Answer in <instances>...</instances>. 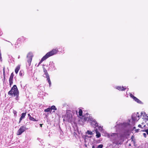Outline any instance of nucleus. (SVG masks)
<instances>
[{
	"instance_id": "b1692460",
	"label": "nucleus",
	"mask_w": 148,
	"mask_h": 148,
	"mask_svg": "<svg viewBox=\"0 0 148 148\" xmlns=\"http://www.w3.org/2000/svg\"><path fill=\"white\" fill-rule=\"evenodd\" d=\"M3 34V33L1 31L0 29V36H1Z\"/></svg>"
},
{
	"instance_id": "2f4dec72",
	"label": "nucleus",
	"mask_w": 148,
	"mask_h": 148,
	"mask_svg": "<svg viewBox=\"0 0 148 148\" xmlns=\"http://www.w3.org/2000/svg\"><path fill=\"white\" fill-rule=\"evenodd\" d=\"M92 148H95V146L94 145L92 146Z\"/></svg>"
},
{
	"instance_id": "c756f323",
	"label": "nucleus",
	"mask_w": 148,
	"mask_h": 148,
	"mask_svg": "<svg viewBox=\"0 0 148 148\" xmlns=\"http://www.w3.org/2000/svg\"><path fill=\"white\" fill-rule=\"evenodd\" d=\"M28 117H29V119H30V116H31V115H30V114H28Z\"/></svg>"
},
{
	"instance_id": "393cba45",
	"label": "nucleus",
	"mask_w": 148,
	"mask_h": 148,
	"mask_svg": "<svg viewBox=\"0 0 148 148\" xmlns=\"http://www.w3.org/2000/svg\"><path fill=\"white\" fill-rule=\"evenodd\" d=\"M3 74L4 79H5V72L4 70H3Z\"/></svg>"
},
{
	"instance_id": "aec40b11",
	"label": "nucleus",
	"mask_w": 148,
	"mask_h": 148,
	"mask_svg": "<svg viewBox=\"0 0 148 148\" xmlns=\"http://www.w3.org/2000/svg\"><path fill=\"white\" fill-rule=\"evenodd\" d=\"M87 133L89 135H92L93 134L92 132L91 131L88 130L87 132Z\"/></svg>"
},
{
	"instance_id": "473e14b6",
	"label": "nucleus",
	"mask_w": 148,
	"mask_h": 148,
	"mask_svg": "<svg viewBox=\"0 0 148 148\" xmlns=\"http://www.w3.org/2000/svg\"><path fill=\"white\" fill-rule=\"evenodd\" d=\"M42 124H40V126L41 127H42Z\"/></svg>"
},
{
	"instance_id": "f03ea898",
	"label": "nucleus",
	"mask_w": 148,
	"mask_h": 148,
	"mask_svg": "<svg viewBox=\"0 0 148 148\" xmlns=\"http://www.w3.org/2000/svg\"><path fill=\"white\" fill-rule=\"evenodd\" d=\"M58 51L57 49H53L51 51L48 52L41 59L40 61L39 62L38 65L41 64V63L44 60H46L49 57L52 56L56 54Z\"/></svg>"
},
{
	"instance_id": "6ab92c4d",
	"label": "nucleus",
	"mask_w": 148,
	"mask_h": 148,
	"mask_svg": "<svg viewBox=\"0 0 148 148\" xmlns=\"http://www.w3.org/2000/svg\"><path fill=\"white\" fill-rule=\"evenodd\" d=\"M79 115L81 116L82 115V111L81 109H79Z\"/></svg>"
},
{
	"instance_id": "4468645a",
	"label": "nucleus",
	"mask_w": 148,
	"mask_h": 148,
	"mask_svg": "<svg viewBox=\"0 0 148 148\" xmlns=\"http://www.w3.org/2000/svg\"><path fill=\"white\" fill-rule=\"evenodd\" d=\"M96 133V136L97 138H99L101 136L100 133L98 132L97 130L96 129L95 130Z\"/></svg>"
},
{
	"instance_id": "39448f33",
	"label": "nucleus",
	"mask_w": 148,
	"mask_h": 148,
	"mask_svg": "<svg viewBox=\"0 0 148 148\" xmlns=\"http://www.w3.org/2000/svg\"><path fill=\"white\" fill-rule=\"evenodd\" d=\"M64 121H66L69 122H71L73 121V117L71 111L66 112L65 116L63 119Z\"/></svg>"
},
{
	"instance_id": "20e7f679",
	"label": "nucleus",
	"mask_w": 148,
	"mask_h": 148,
	"mask_svg": "<svg viewBox=\"0 0 148 148\" xmlns=\"http://www.w3.org/2000/svg\"><path fill=\"white\" fill-rule=\"evenodd\" d=\"M84 120L90 122L92 125H93V126L97 127L98 126V124L97 123L96 121L93 118L90 117V115H88L87 116H85L84 117Z\"/></svg>"
},
{
	"instance_id": "4be33fe9",
	"label": "nucleus",
	"mask_w": 148,
	"mask_h": 148,
	"mask_svg": "<svg viewBox=\"0 0 148 148\" xmlns=\"http://www.w3.org/2000/svg\"><path fill=\"white\" fill-rule=\"evenodd\" d=\"M98 129L101 132H102V127L99 126L98 127Z\"/></svg>"
},
{
	"instance_id": "5701e85b",
	"label": "nucleus",
	"mask_w": 148,
	"mask_h": 148,
	"mask_svg": "<svg viewBox=\"0 0 148 148\" xmlns=\"http://www.w3.org/2000/svg\"><path fill=\"white\" fill-rule=\"evenodd\" d=\"M103 147V145L102 144L100 145L97 147V148H102Z\"/></svg>"
},
{
	"instance_id": "cd10ccee",
	"label": "nucleus",
	"mask_w": 148,
	"mask_h": 148,
	"mask_svg": "<svg viewBox=\"0 0 148 148\" xmlns=\"http://www.w3.org/2000/svg\"><path fill=\"white\" fill-rule=\"evenodd\" d=\"M143 136L144 137H146V134L145 133H143Z\"/></svg>"
},
{
	"instance_id": "1a4fd4ad",
	"label": "nucleus",
	"mask_w": 148,
	"mask_h": 148,
	"mask_svg": "<svg viewBox=\"0 0 148 148\" xmlns=\"http://www.w3.org/2000/svg\"><path fill=\"white\" fill-rule=\"evenodd\" d=\"M26 130V127L25 126H22L18 130L17 132V135H21L23 132L25 131Z\"/></svg>"
},
{
	"instance_id": "423d86ee",
	"label": "nucleus",
	"mask_w": 148,
	"mask_h": 148,
	"mask_svg": "<svg viewBox=\"0 0 148 148\" xmlns=\"http://www.w3.org/2000/svg\"><path fill=\"white\" fill-rule=\"evenodd\" d=\"M43 66V69L44 70V76L45 77L47 78V80L49 83V86H50L51 85V82L50 81L49 75L47 72V71L46 67H47V65H44Z\"/></svg>"
},
{
	"instance_id": "f257e3e1",
	"label": "nucleus",
	"mask_w": 148,
	"mask_h": 148,
	"mask_svg": "<svg viewBox=\"0 0 148 148\" xmlns=\"http://www.w3.org/2000/svg\"><path fill=\"white\" fill-rule=\"evenodd\" d=\"M140 116L138 112H137L136 113H134L132 115V123H130V120L128 121L129 123H124L123 124V126L124 127H127L130 125H133L134 123L137 122L139 119Z\"/></svg>"
},
{
	"instance_id": "f8f14e48",
	"label": "nucleus",
	"mask_w": 148,
	"mask_h": 148,
	"mask_svg": "<svg viewBox=\"0 0 148 148\" xmlns=\"http://www.w3.org/2000/svg\"><path fill=\"white\" fill-rule=\"evenodd\" d=\"M130 97L132 98L135 101L138 103H140L141 101L138 98L133 96L132 94L130 95Z\"/></svg>"
},
{
	"instance_id": "412c9836",
	"label": "nucleus",
	"mask_w": 148,
	"mask_h": 148,
	"mask_svg": "<svg viewBox=\"0 0 148 148\" xmlns=\"http://www.w3.org/2000/svg\"><path fill=\"white\" fill-rule=\"evenodd\" d=\"M29 119L31 121H37L35 120L34 118L31 117H30V119Z\"/></svg>"
},
{
	"instance_id": "ddd939ff",
	"label": "nucleus",
	"mask_w": 148,
	"mask_h": 148,
	"mask_svg": "<svg viewBox=\"0 0 148 148\" xmlns=\"http://www.w3.org/2000/svg\"><path fill=\"white\" fill-rule=\"evenodd\" d=\"M116 88L119 90H124L126 88H125L123 87V86H117Z\"/></svg>"
},
{
	"instance_id": "2eb2a0df",
	"label": "nucleus",
	"mask_w": 148,
	"mask_h": 148,
	"mask_svg": "<svg viewBox=\"0 0 148 148\" xmlns=\"http://www.w3.org/2000/svg\"><path fill=\"white\" fill-rule=\"evenodd\" d=\"M26 113H23L21 114V116L20 119V122L23 119L26 115Z\"/></svg>"
},
{
	"instance_id": "c85d7f7f",
	"label": "nucleus",
	"mask_w": 148,
	"mask_h": 148,
	"mask_svg": "<svg viewBox=\"0 0 148 148\" xmlns=\"http://www.w3.org/2000/svg\"><path fill=\"white\" fill-rule=\"evenodd\" d=\"M145 132H146L147 134H148V130H145Z\"/></svg>"
},
{
	"instance_id": "7ed1b4c3",
	"label": "nucleus",
	"mask_w": 148,
	"mask_h": 148,
	"mask_svg": "<svg viewBox=\"0 0 148 148\" xmlns=\"http://www.w3.org/2000/svg\"><path fill=\"white\" fill-rule=\"evenodd\" d=\"M8 94L9 95H12V96L15 97L16 100H18L19 93L16 85H14L11 90L8 92Z\"/></svg>"
},
{
	"instance_id": "f3484780",
	"label": "nucleus",
	"mask_w": 148,
	"mask_h": 148,
	"mask_svg": "<svg viewBox=\"0 0 148 148\" xmlns=\"http://www.w3.org/2000/svg\"><path fill=\"white\" fill-rule=\"evenodd\" d=\"M51 111V109L50 108H48L46 109H45L44 110V111L45 112H49Z\"/></svg>"
},
{
	"instance_id": "a211bd4d",
	"label": "nucleus",
	"mask_w": 148,
	"mask_h": 148,
	"mask_svg": "<svg viewBox=\"0 0 148 148\" xmlns=\"http://www.w3.org/2000/svg\"><path fill=\"white\" fill-rule=\"evenodd\" d=\"M50 108L51 109V110H57L56 108V107L55 106H52Z\"/></svg>"
},
{
	"instance_id": "dca6fc26",
	"label": "nucleus",
	"mask_w": 148,
	"mask_h": 148,
	"mask_svg": "<svg viewBox=\"0 0 148 148\" xmlns=\"http://www.w3.org/2000/svg\"><path fill=\"white\" fill-rule=\"evenodd\" d=\"M20 66H17L16 68L15 69V72L16 74H17L20 69Z\"/></svg>"
},
{
	"instance_id": "6e6552de",
	"label": "nucleus",
	"mask_w": 148,
	"mask_h": 148,
	"mask_svg": "<svg viewBox=\"0 0 148 148\" xmlns=\"http://www.w3.org/2000/svg\"><path fill=\"white\" fill-rule=\"evenodd\" d=\"M33 57V55L31 52H29L27 56V64L30 65L32 60V58Z\"/></svg>"
},
{
	"instance_id": "a878e982",
	"label": "nucleus",
	"mask_w": 148,
	"mask_h": 148,
	"mask_svg": "<svg viewBox=\"0 0 148 148\" xmlns=\"http://www.w3.org/2000/svg\"><path fill=\"white\" fill-rule=\"evenodd\" d=\"M16 113H17V112L16 111L14 110L13 111V113H14V114H16Z\"/></svg>"
},
{
	"instance_id": "bb28decb",
	"label": "nucleus",
	"mask_w": 148,
	"mask_h": 148,
	"mask_svg": "<svg viewBox=\"0 0 148 148\" xmlns=\"http://www.w3.org/2000/svg\"><path fill=\"white\" fill-rule=\"evenodd\" d=\"M19 75L21 76H22L23 75V73H21V72H20Z\"/></svg>"
},
{
	"instance_id": "9d476101",
	"label": "nucleus",
	"mask_w": 148,
	"mask_h": 148,
	"mask_svg": "<svg viewBox=\"0 0 148 148\" xmlns=\"http://www.w3.org/2000/svg\"><path fill=\"white\" fill-rule=\"evenodd\" d=\"M106 136H107L108 137L114 139L117 138L118 136V134L116 133H112L110 134L106 133Z\"/></svg>"
},
{
	"instance_id": "9b49d317",
	"label": "nucleus",
	"mask_w": 148,
	"mask_h": 148,
	"mask_svg": "<svg viewBox=\"0 0 148 148\" xmlns=\"http://www.w3.org/2000/svg\"><path fill=\"white\" fill-rule=\"evenodd\" d=\"M14 77V74L13 73H12L10 75L9 78V81L10 82V85L11 86L13 84V79Z\"/></svg>"
},
{
	"instance_id": "7c9ffc66",
	"label": "nucleus",
	"mask_w": 148,
	"mask_h": 148,
	"mask_svg": "<svg viewBox=\"0 0 148 148\" xmlns=\"http://www.w3.org/2000/svg\"><path fill=\"white\" fill-rule=\"evenodd\" d=\"M138 127H141V125H138Z\"/></svg>"
},
{
	"instance_id": "0eeeda50",
	"label": "nucleus",
	"mask_w": 148,
	"mask_h": 148,
	"mask_svg": "<svg viewBox=\"0 0 148 148\" xmlns=\"http://www.w3.org/2000/svg\"><path fill=\"white\" fill-rule=\"evenodd\" d=\"M27 41V39L25 37L21 36L17 40L16 45L18 46L24 43Z\"/></svg>"
}]
</instances>
